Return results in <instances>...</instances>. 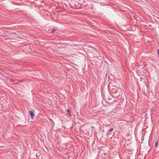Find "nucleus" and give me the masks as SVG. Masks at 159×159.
Listing matches in <instances>:
<instances>
[{"label":"nucleus","instance_id":"f257e3e1","mask_svg":"<svg viewBox=\"0 0 159 159\" xmlns=\"http://www.w3.org/2000/svg\"><path fill=\"white\" fill-rule=\"evenodd\" d=\"M111 92L115 94V96L117 97H119L122 94L121 89L116 86L114 87V88L112 89Z\"/></svg>","mask_w":159,"mask_h":159},{"label":"nucleus","instance_id":"f03ea898","mask_svg":"<svg viewBox=\"0 0 159 159\" xmlns=\"http://www.w3.org/2000/svg\"><path fill=\"white\" fill-rule=\"evenodd\" d=\"M30 114L31 116V119H33V117L34 116V113L32 111L30 110Z\"/></svg>","mask_w":159,"mask_h":159},{"label":"nucleus","instance_id":"7ed1b4c3","mask_svg":"<svg viewBox=\"0 0 159 159\" xmlns=\"http://www.w3.org/2000/svg\"><path fill=\"white\" fill-rule=\"evenodd\" d=\"M156 141L155 142V146L156 147H158V141H157V139H156Z\"/></svg>","mask_w":159,"mask_h":159},{"label":"nucleus","instance_id":"20e7f679","mask_svg":"<svg viewBox=\"0 0 159 159\" xmlns=\"http://www.w3.org/2000/svg\"><path fill=\"white\" fill-rule=\"evenodd\" d=\"M67 111L69 115L70 116V110L69 109H67Z\"/></svg>","mask_w":159,"mask_h":159},{"label":"nucleus","instance_id":"39448f33","mask_svg":"<svg viewBox=\"0 0 159 159\" xmlns=\"http://www.w3.org/2000/svg\"><path fill=\"white\" fill-rule=\"evenodd\" d=\"M113 130V128H111L109 129L108 130V132H111Z\"/></svg>","mask_w":159,"mask_h":159},{"label":"nucleus","instance_id":"423d86ee","mask_svg":"<svg viewBox=\"0 0 159 159\" xmlns=\"http://www.w3.org/2000/svg\"><path fill=\"white\" fill-rule=\"evenodd\" d=\"M56 30V29H53L52 30L51 32H52V33H53L54 32V31H55Z\"/></svg>","mask_w":159,"mask_h":159},{"label":"nucleus","instance_id":"0eeeda50","mask_svg":"<svg viewBox=\"0 0 159 159\" xmlns=\"http://www.w3.org/2000/svg\"><path fill=\"white\" fill-rule=\"evenodd\" d=\"M157 53H158V56L159 57V49L157 50Z\"/></svg>","mask_w":159,"mask_h":159}]
</instances>
